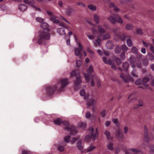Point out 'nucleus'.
Instances as JSON below:
<instances>
[{"mask_svg": "<svg viewBox=\"0 0 154 154\" xmlns=\"http://www.w3.org/2000/svg\"><path fill=\"white\" fill-rule=\"evenodd\" d=\"M41 27L43 30L41 33L40 38L38 41L39 44H41L45 40H49L50 37V34L48 32L49 25L46 23L44 22L41 24Z\"/></svg>", "mask_w": 154, "mask_h": 154, "instance_id": "1", "label": "nucleus"}, {"mask_svg": "<svg viewBox=\"0 0 154 154\" xmlns=\"http://www.w3.org/2000/svg\"><path fill=\"white\" fill-rule=\"evenodd\" d=\"M74 76H75L76 79V80L74 82V87L75 89H77L82 82L81 75L78 70H74L71 72L70 77Z\"/></svg>", "mask_w": 154, "mask_h": 154, "instance_id": "2", "label": "nucleus"}, {"mask_svg": "<svg viewBox=\"0 0 154 154\" xmlns=\"http://www.w3.org/2000/svg\"><path fill=\"white\" fill-rule=\"evenodd\" d=\"M110 37V35L109 33H106L103 35L99 34L97 35V39L93 41V43L96 47L97 46V45L100 46L102 40L108 39Z\"/></svg>", "mask_w": 154, "mask_h": 154, "instance_id": "3", "label": "nucleus"}, {"mask_svg": "<svg viewBox=\"0 0 154 154\" xmlns=\"http://www.w3.org/2000/svg\"><path fill=\"white\" fill-rule=\"evenodd\" d=\"M69 80L67 78L61 79L57 84L56 85L58 86V90L61 91L69 84Z\"/></svg>", "mask_w": 154, "mask_h": 154, "instance_id": "4", "label": "nucleus"}, {"mask_svg": "<svg viewBox=\"0 0 154 154\" xmlns=\"http://www.w3.org/2000/svg\"><path fill=\"white\" fill-rule=\"evenodd\" d=\"M113 32L115 34V38L117 41H118V38H120V39L122 41H124L125 38V36L124 34H122L120 36H119V34L120 33V29L119 28H114L113 29Z\"/></svg>", "mask_w": 154, "mask_h": 154, "instance_id": "5", "label": "nucleus"}, {"mask_svg": "<svg viewBox=\"0 0 154 154\" xmlns=\"http://www.w3.org/2000/svg\"><path fill=\"white\" fill-rule=\"evenodd\" d=\"M89 130L91 133L92 139L94 141L98 137V129L97 128H94L91 126L89 128Z\"/></svg>", "mask_w": 154, "mask_h": 154, "instance_id": "6", "label": "nucleus"}, {"mask_svg": "<svg viewBox=\"0 0 154 154\" xmlns=\"http://www.w3.org/2000/svg\"><path fill=\"white\" fill-rule=\"evenodd\" d=\"M97 30L95 29H92V33L94 35H98L99 33L103 34L105 32L106 30L104 28L103 26L101 25H99L97 26Z\"/></svg>", "mask_w": 154, "mask_h": 154, "instance_id": "7", "label": "nucleus"}, {"mask_svg": "<svg viewBox=\"0 0 154 154\" xmlns=\"http://www.w3.org/2000/svg\"><path fill=\"white\" fill-rule=\"evenodd\" d=\"M46 91L48 94L51 95L54 94L56 90L58 89V86L55 85L53 86H47L46 87Z\"/></svg>", "mask_w": 154, "mask_h": 154, "instance_id": "8", "label": "nucleus"}, {"mask_svg": "<svg viewBox=\"0 0 154 154\" xmlns=\"http://www.w3.org/2000/svg\"><path fill=\"white\" fill-rule=\"evenodd\" d=\"M123 52H125L127 51L128 50V48L125 45H122L121 47L117 46L115 49V52L117 54L119 53L121 50Z\"/></svg>", "mask_w": 154, "mask_h": 154, "instance_id": "9", "label": "nucleus"}, {"mask_svg": "<svg viewBox=\"0 0 154 154\" xmlns=\"http://www.w3.org/2000/svg\"><path fill=\"white\" fill-rule=\"evenodd\" d=\"M120 77L125 83L128 82H134L133 78L130 76L126 75L123 74H120Z\"/></svg>", "mask_w": 154, "mask_h": 154, "instance_id": "10", "label": "nucleus"}, {"mask_svg": "<svg viewBox=\"0 0 154 154\" xmlns=\"http://www.w3.org/2000/svg\"><path fill=\"white\" fill-rule=\"evenodd\" d=\"M87 72L88 73H84V75L86 80L88 82L90 79L89 74L94 72L93 67L91 65H90L89 67L87 70Z\"/></svg>", "mask_w": 154, "mask_h": 154, "instance_id": "11", "label": "nucleus"}, {"mask_svg": "<svg viewBox=\"0 0 154 154\" xmlns=\"http://www.w3.org/2000/svg\"><path fill=\"white\" fill-rule=\"evenodd\" d=\"M54 122L55 124L58 125H60L61 124L63 123L66 127L68 126L69 125L68 122L65 121L63 122L62 120L60 118H57L54 120Z\"/></svg>", "mask_w": 154, "mask_h": 154, "instance_id": "12", "label": "nucleus"}, {"mask_svg": "<svg viewBox=\"0 0 154 154\" xmlns=\"http://www.w3.org/2000/svg\"><path fill=\"white\" fill-rule=\"evenodd\" d=\"M103 60L105 63L106 64H108L109 65H111V68L112 69L114 70L116 69V66L113 63L111 60H109L107 61V58L105 57H103Z\"/></svg>", "mask_w": 154, "mask_h": 154, "instance_id": "13", "label": "nucleus"}, {"mask_svg": "<svg viewBox=\"0 0 154 154\" xmlns=\"http://www.w3.org/2000/svg\"><path fill=\"white\" fill-rule=\"evenodd\" d=\"M69 125L68 126H66L65 129L69 130L70 131L71 134L75 135L78 132L77 130L75 129L74 127L73 126L70 127L69 126Z\"/></svg>", "mask_w": 154, "mask_h": 154, "instance_id": "14", "label": "nucleus"}, {"mask_svg": "<svg viewBox=\"0 0 154 154\" xmlns=\"http://www.w3.org/2000/svg\"><path fill=\"white\" fill-rule=\"evenodd\" d=\"M116 134L119 140H122L123 139L124 134L119 129L117 130Z\"/></svg>", "mask_w": 154, "mask_h": 154, "instance_id": "15", "label": "nucleus"}, {"mask_svg": "<svg viewBox=\"0 0 154 154\" xmlns=\"http://www.w3.org/2000/svg\"><path fill=\"white\" fill-rule=\"evenodd\" d=\"M125 150H128L130 152H131V153L132 152L133 154H137L139 153H141L142 152V151L139 149L135 148H130Z\"/></svg>", "mask_w": 154, "mask_h": 154, "instance_id": "16", "label": "nucleus"}, {"mask_svg": "<svg viewBox=\"0 0 154 154\" xmlns=\"http://www.w3.org/2000/svg\"><path fill=\"white\" fill-rule=\"evenodd\" d=\"M116 14H113L110 15L107 18V20L110 22V23L113 24H115L116 22V18L114 15Z\"/></svg>", "mask_w": 154, "mask_h": 154, "instance_id": "17", "label": "nucleus"}, {"mask_svg": "<svg viewBox=\"0 0 154 154\" xmlns=\"http://www.w3.org/2000/svg\"><path fill=\"white\" fill-rule=\"evenodd\" d=\"M19 9L21 11H26L27 9V6L24 4H20L18 6Z\"/></svg>", "mask_w": 154, "mask_h": 154, "instance_id": "18", "label": "nucleus"}, {"mask_svg": "<svg viewBox=\"0 0 154 154\" xmlns=\"http://www.w3.org/2000/svg\"><path fill=\"white\" fill-rule=\"evenodd\" d=\"M97 101L95 99H91L89 100L87 103V105L88 107H90L91 105H95L96 104Z\"/></svg>", "mask_w": 154, "mask_h": 154, "instance_id": "19", "label": "nucleus"}, {"mask_svg": "<svg viewBox=\"0 0 154 154\" xmlns=\"http://www.w3.org/2000/svg\"><path fill=\"white\" fill-rule=\"evenodd\" d=\"M35 4V2L34 0H32L31 1H29V5L31 7L35 9L41 11V9L40 8H38L36 6L34 5Z\"/></svg>", "mask_w": 154, "mask_h": 154, "instance_id": "20", "label": "nucleus"}, {"mask_svg": "<svg viewBox=\"0 0 154 154\" xmlns=\"http://www.w3.org/2000/svg\"><path fill=\"white\" fill-rule=\"evenodd\" d=\"M57 31L58 34L60 35H64L66 34L65 29L64 28H58Z\"/></svg>", "mask_w": 154, "mask_h": 154, "instance_id": "21", "label": "nucleus"}, {"mask_svg": "<svg viewBox=\"0 0 154 154\" xmlns=\"http://www.w3.org/2000/svg\"><path fill=\"white\" fill-rule=\"evenodd\" d=\"M114 15L115 16V17L116 18V22L120 24H122L123 23V20L122 19V18L119 15L117 14H115Z\"/></svg>", "mask_w": 154, "mask_h": 154, "instance_id": "22", "label": "nucleus"}, {"mask_svg": "<svg viewBox=\"0 0 154 154\" xmlns=\"http://www.w3.org/2000/svg\"><path fill=\"white\" fill-rule=\"evenodd\" d=\"M96 148V147L95 146L91 145L85 150V151L87 152H91L94 150Z\"/></svg>", "mask_w": 154, "mask_h": 154, "instance_id": "23", "label": "nucleus"}, {"mask_svg": "<svg viewBox=\"0 0 154 154\" xmlns=\"http://www.w3.org/2000/svg\"><path fill=\"white\" fill-rule=\"evenodd\" d=\"M109 6L110 7L112 8L113 10L116 12H118L120 10L113 3H110L109 5Z\"/></svg>", "mask_w": 154, "mask_h": 154, "instance_id": "24", "label": "nucleus"}, {"mask_svg": "<svg viewBox=\"0 0 154 154\" xmlns=\"http://www.w3.org/2000/svg\"><path fill=\"white\" fill-rule=\"evenodd\" d=\"M134 28V26L131 23L127 24L125 26V29L127 30H131Z\"/></svg>", "mask_w": 154, "mask_h": 154, "instance_id": "25", "label": "nucleus"}, {"mask_svg": "<svg viewBox=\"0 0 154 154\" xmlns=\"http://www.w3.org/2000/svg\"><path fill=\"white\" fill-rule=\"evenodd\" d=\"M104 134L106 136L108 140H112V137L111 136L110 133L109 131H106L104 132Z\"/></svg>", "mask_w": 154, "mask_h": 154, "instance_id": "26", "label": "nucleus"}, {"mask_svg": "<svg viewBox=\"0 0 154 154\" xmlns=\"http://www.w3.org/2000/svg\"><path fill=\"white\" fill-rule=\"evenodd\" d=\"M78 127L82 129L85 128L86 126V124L85 122H79L78 124Z\"/></svg>", "mask_w": 154, "mask_h": 154, "instance_id": "27", "label": "nucleus"}, {"mask_svg": "<svg viewBox=\"0 0 154 154\" xmlns=\"http://www.w3.org/2000/svg\"><path fill=\"white\" fill-rule=\"evenodd\" d=\"M106 46L107 48L110 49L112 48L113 45L112 42L108 41L106 43Z\"/></svg>", "mask_w": 154, "mask_h": 154, "instance_id": "28", "label": "nucleus"}, {"mask_svg": "<svg viewBox=\"0 0 154 154\" xmlns=\"http://www.w3.org/2000/svg\"><path fill=\"white\" fill-rule=\"evenodd\" d=\"M80 95L82 96H84V98L85 99H87L88 96L86 97V94L85 90L84 89H82L80 91Z\"/></svg>", "mask_w": 154, "mask_h": 154, "instance_id": "29", "label": "nucleus"}, {"mask_svg": "<svg viewBox=\"0 0 154 154\" xmlns=\"http://www.w3.org/2000/svg\"><path fill=\"white\" fill-rule=\"evenodd\" d=\"M132 67L133 68H134V69L132 70L131 72V75L134 77L137 78L138 77V75L136 73V69H134L135 67V66L134 65H132Z\"/></svg>", "mask_w": 154, "mask_h": 154, "instance_id": "30", "label": "nucleus"}, {"mask_svg": "<svg viewBox=\"0 0 154 154\" xmlns=\"http://www.w3.org/2000/svg\"><path fill=\"white\" fill-rule=\"evenodd\" d=\"M94 20L96 23L98 24L100 22L99 16L97 14H94Z\"/></svg>", "mask_w": 154, "mask_h": 154, "instance_id": "31", "label": "nucleus"}, {"mask_svg": "<svg viewBox=\"0 0 154 154\" xmlns=\"http://www.w3.org/2000/svg\"><path fill=\"white\" fill-rule=\"evenodd\" d=\"M88 8L91 11H94L96 10V7L92 4H90L88 5Z\"/></svg>", "mask_w": 154, "mask_h": 154, "instance_id": "32", "label": "nucleus"}, {"mask_svg": "<svg viewBox=\"0 0 154 154\" xmlns=\"http://www.w3.org/2000/svg\"><path fill=\"white\" fill-rule=\"evenodd\" d=\"M74 38L75 40L76 43L78 45L79 48H80V50L81 51H82L83 50V48L82 46V45L81 44V43L80 42L78 41L77 39L75 36Z\"/></svg>", "mask_w": 154, "mask_h": 154, "instance_id": "33", "label": "nucleus"}, {"mask_svg": "<svg viewBox=\"0 0 154 154\" xmlns=\"http://www.w3.org/2000/svg\"><path fill=\"white\" fill-rule=\"evenodd\" d=\"M134 33L141 35H143V34L142 30L140 28L137 29L134 32Z\"/></svg>", "mask_w": 154, "mask_h": 154, "instance_id": "34", "label": "nucleus"}, {"mask_svg": "<svg viewBox=\"0 0 154 154\" xmlns=\"http://www.w3.org/2000/svg\"><path fill=\"white\" fill-rule=\"evenodd\" d=\"M143 141L145 142H148L149 141V139L148 137V132L147 131H145L144 137L143 139Z\"/></svg>", "mask_w": 154, "mask_h": 154, "instance_id": "35", "label": "nucleus"}, {"mask_svg": "<svg viewBox=\"0 0 154 154\" xmlns=\"http://www.w3.org/2000/svg\"><path fill=\"white\" fill-rule=\"evenodd\" d=\"M77 146L79 149H82L83 148V146L82 144V141L81 140H79L76 143Z\"/></svg>", "mask_w": 154, "mask_h": 154, "instance_id": "36", "label": "nucleus"}, {"mask_svg": "<svg viewBox=\"0 0 154 154\" xmlns=\"http://www.w3.org/2000/svg\"><path fill=\"white\" fill-rule=\"evenodd\" d=\"M66 13L69 16H70L72 13L73 10L70 8H68L66 9Z\"/></svg>", "mask_w": 154, "mask_h": 154, "instance_id": "37", "label": "nucleus"}, {"mask_svg": "<svg viewBox=\"0 0 154 154\" xmlns=\"http://www.w3.org/2000/svg\"><path fill=\"white\" fill-rule=\"evenodd\" d=\"M123 67L124 70L127 71L129 67L128 63L126 62L124 63L123 64Z\"/></svg>", "mask_w": 154, "mask_h": 154, "instance_id": "38", "label": "nucleus"}, {"mask_svg": "<svg viewBox=\"0 0 154 154\" xmlns=\"http://www.w3.org/2000/svg\"><path fill=\"white\" fill-rule=\"evenodd\" d=\"M113 144L111 143H108L107 145V148L109 150H112L114 149L113 147Z\"/></svg>", "mask_w": 154, "mask_h": 154, "instance_id": "39", "label": "nucleus"}, {"mask_svg": "<svg viewBox=\"0 0 154 154\" xmlns=\"http://www.w3.org/2000/svg\"><path fill=\"white\" fill-rule=\"evenodd\" d=\"M131 51L132 53L135 54H137L138 52L137 48L135 47H133L131 48Z\"/></svg>", "mask_w": 154, "mask_h": 154, "instance_id": "40", "label": "nucleus"}, {"mask_svg": "<svg viewBox=\"0 0 154 154\" xmlns=\"http://www.w3.org/2000/svg\"><path fill=\"white\" fill-rule=\"evenodd\" d=\"M70 137L69 135L65 136L64 137V140L66 142L68 143L70 141Z\"/></svg>", "mask_w": 154, "mask_h": 154, "instance_id": "41", "label": "nucleus"}, {"mask_svg": "<svg viewBox=\"0 0 154 154\" xmlns=\"http://www.w3.org/2000/svg\"><path fill=\"white\" fill-rule=\"evenodd\" d=\"M127 44L129 47H131L133 45V43L131 40L130 39H128L127 40Z\"/></svg>", "mask_w": 154, "mask_h": 154, "instance_id": "42", "label": "nucleus"}, {"mask_svg": "<svg viewBox=\"0 0 154 154\" xmlns=\"http://www.w3.org/2000/svg\"><path fill=\"white\" fill-rule=\"evenodd\" d=\"M80 51L79 48H76L75 49V55L78 56L80 54Z\"/></svg>", "mask_w": 154, "mask_h": 154, "instance_id": "43", "label": "nucleus"}, {"mask_svg": "<svg viewBox=\"0 0 154 154\" xmlns=\"http://www.w3.org/2000/svg\"><path fill=\"white\" fill-rule=\"evenodd\" d=\"M36 20L37 22L42 23L44 22V19L42 18L39 17L36 18Z\"/></svg>", "mask_w": 154, "mask_h": 154, "instance_id": "44", "label": "nucleus"}, {"mask_svg": "<svg viewBox=\"0 0 154 154\" xmlns=\"http://www.w3.org/2000/svg\"><path fill=\"white\" fill-rule=\"evenodd\" d=\"M87 52L89 53L91 56H93L94 55V52L89 48H87Z\"/></svg>", "mask_w": 154, "mask_h": 154, "instance_id": "45", "label": "nucleus"}, {"mask_svg": "<svg viewBox=\"0 0 154 154\" xmlns=\"http://www.w3.org/2000/svg\"><path fill=\"white\" fill-rule=\"evenodd\" d=\"M76 66L78 67H80L82 65V62L81 60H77L76 62Z\"/></svg>", "mask_w": 154, "mask_h": 154, "instance_id": "46", "label": "nucleus"}, {"mask_svg": "<svg viewBox=\"0 0 154 154\" xmlns=\"http://www.w3.org/2000/svg\"><path fill=\"white\" fill-rule=\"evenodd\" d=\"M113 122L115 123L117 126L119 127L120 126L119 122L117 119H112Z\"/></svg>", "mask_w": 154, "mask_h": 154, "instance_id": "47", "label": "nucleus"}, {"mask_svg": "<svg viewBox=\"0 0 154 154\" xmlns=\"http://www.w3.org/2000/svg\"><path fill=\"white\" fill-rule=\"evenodd\" d=\"M57 149L60 152H63L64 150V146H59Z\"/></svg>", "mask_w": 154, "mask_h": 154, "instance_id": "48", "label": "nucleus"}, {"mask_svg": "<svg viewBox=\"0 0 154 154\" xmlns=\"http://www.w3.org/2000/svg\"><path fill=\"white\" fill-rule=\"evenodd\" d=\"M115 61L118 65H119L122 63L121 60L119 58H116L115 59Z\"/></svg>", "mask_w": 154, "mask_h": 154, "instance_id": "49", "label": "nucleus"}, {"mask_svg": "<svg viewBox=\"0 0 154 154\" xmlns=\"http://www.w3.org/2000/svg\"><path fill=\"white\" fill-rule=\"evenodd\" d=\"M76 5L78 6H81L83 7H85V5L81 2H78L76 3Z\"/></svg>", "mask_w": 154, "mask_h": 154, "instance_id": "50", "label": "nucleus"}, {"mask_svg": "<svg viewBox=\"0 0 154 154\" xmlns=\"http://www.w3.org/2000/svg\"><path fill=\"white\" fill-rule=\"evenodd\" d=\"M91 138V136L90 135H87L85 137V140L87 141H90Z\"/></svg>", "mask_w": 154, "mask_h": 154, "instance_id": "51", "label": "nucleus"}, {"mask_svg": "<svg viewBox=\"0 0 154 154\" xmlns=\"http://www.w3.org/2000/svg\"><path fill=\"white\" fill-rule=\"evenodd\" d=\"M142 80L140 79H138L135 82V84L137 85H139L141 84Z\"/></svg>", "mask_w": 154, "mask_h": 154, "instance_id": "52", "label": "nucleus"}, {"mask_svg": "<svg viewBox=\"0 0 154 154\" xmlns=\"http://www.w3.org/2000/svg\"><path fill=\"white\" fill-rule=\"evenodd\" d=\"M149 81V79L148 77H144L143 79V82L144 83H146Z\"/></svg>", "mask_w": 154, "mask_h": 154, "instance_id": "53", "label": "nucleus"}, {"mask_svg": "<svg viewBox=\"0 0 154 154\" xmlns=\"http://www.w3.org/2000/svg\"><path fill=\"white\" fill-rule=\"evenodd\" d=\"M136 66L138 68H140L141 67V63L140 61H138L136 63Z\"/></svg>", "mask_w": 154, "mask_h": 154, "instance_id": "54", "label": "nucleus"}, {"mask_svg": "<svg viewBox=\"0 0 154 154\" xmlns=\"http://www.w3.org/2000/svg\"><path fill=\"white\" fill-rule=\"evenodd\" d=\"M148 56L149 57V60H152L154 59V57L153 55L151 54H149Z\"/></svg>", "mask_w": 154, "mask_h": 154, "instance_id": "55", "label": "nucleus"}, {"mask_svg": "<svg viewBox=\"0 0 154 154\" xmlns=\"http://www.w3.org/2000/svg\"><path fill=\"white\" fill-rule=\"evenodd\" d=\"M121 57L122 60H124L125 58V52H122L120 56Z\"/></svg>", "mask_w": 154, "mask_h": 154, "instance_id": "56", "label": "nucleus"}, {"mask_svg": "<svg viewBox=\"0 0 154 154\" xmlns=\"http://www.w3.org/2000/svg\"><path fill=\"white\" fill-rule=\"evenodd\" d=\"M128 127L127 126H125L124 128V131L125 134H126L128 133Z\"/></svg>", "mask_w": 154, "mask_h": 154, "instance_id": "57", "label": "nucleus"}, {"mask_svg": "<svg viewBox=\"0 0 154 154\" xmlns=\"http://www.w3.org/2000/svg\"><path fill=\"white\" fill-rule=\"evenodd\" d=\"M95 35L93 34V35H87L88 38L90 40L93 39L95 38Z\"/></svg>", "mask_w": 154, "mask_h": 154, "instance_id": "58", "label": "nucleus"}, {"mask_svg": "<svg viewBox=\"0 0 154 154\" xmlns=\"http://www.w3.org/2000/svg\"><path fill=\"white\" fill-rule=\"evenodd\" d=\"M91 116L90 112L89 111L87 112L85 115L86 118L87 119L89 118Z\"/></svg>", "mask_w": 154, "mask_h": 154, "instance_id": "59", "label": "nucleus"}, {"mask_svg": "<svg viewBox=\"0 0 154 154\" xmlns=\"http://www.w3.org/2000/svg\"><path fill=\"white\" fill-rule=\"evenodd\" d=\"M78 137L76 138V137H73L72 138V140L71 141V143L72 144H73L75 143L76 142V140L77 139H78Z\"/></svg>", "mask_w": 154, "mask_h": 154, "instance_id": "60", "label": "nucleus"}, {"mask_svg": "<svg viewBox=\"0 0 154 154\" xmlns=\"http://www.w3.org/2000/svg\"><path fill=\"white\" fill-rule=\"evenodd\" d=\"M134 94H131L130 95L129 97H128V99H130L131 100H133L134 99Z\"/></svg>", "mask_w": 154, "mask_h": 154, "instance_id": "61", "label": "nucleus"}, {"mask_svg": "<svg viewBox=\"0 0 154 154\" xmlns=\"http://www.w3.org/2000/svg\"><path fill=\"white\" fill-rule=\"evenodd\" d=\"M50 19L54 22V21L57 19V17L55 16H52L51 17Z\"/></svg>", "mask_w": 154, "mask_h": 154, "instance_id": "62", "label": "nucleus"}, {"mask_svg": "<svg viewBox=\"0 0 154 154\" xmlns=\"http://www.w3.org/2000/svg\"><path fill=\"white\" fill-rule=\"evenodd\" d=\"M101 114L102 116L104 117L106 114V111L105 110H103L101 112Z\"/></svg>", "mask_w": 154, "mask_h": 154, "instance_id": "63", "label": "nucleus"}, {"mask_svg": "<svg viewBox=\"0 0 154 154\" xmlns=\"http://www.w3.org/2000/svg\"><path fill=\"white\" fill-rule=\"evenodd\" d=\"M23 154H30V152L27 150H24L22 152Z\"/></svg>", "mask_w": 154, "mask_h": 154, "instance_id": "64", "label": "nucleus"}]
</instances>
